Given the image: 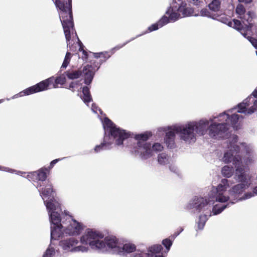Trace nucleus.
<instances>
[{"label":"nucleus","mask_w":257,"mask_h":257,"mask_svg":"<svg viewBox=\"0 0 257 257\" xmlns=\"http://www.w3.org/2000/svg\"><path fill=\"white\" fill-rule=\"evenodd\" d=\"M46 208L48 211L50 221L51 223V241L52 240H57L59 238L64 236L65 223H60L61 219L60 212L62 209L60 205L57 202H48L46 204Z\"/></svg>","instance_id":"nucleus-6"},{"label":"nucleus","mask_w":257,"mask_h":257,"mask_svg":"<svg viewBox=\"0 0 257 257\" xmlns=\"http://www.w3.org/2000/svg\"><path fill=\"white\" fill-rule=\"evenodd\" d=\"M40 194L44 200L45 206L48 202L54 203L57 202L60 205L59 201L55 198L54 192L53 191L52 184L50 183L47 184L44 188L39 189ZM61 206V205H60Z\"/></svg>","instance_id":"nucleus-15"},{"label":"nucleus","mask_w":257,"mask_h":257,"mask_svg":"<svg viewBox=\"0 0 257 257\" xmlns=\"http://www.w3.org/2000/svg\"><path fill=\"white\" fill-rule=\"evenodd\" d=\"M60 245L66 252H87L88 248L87 246L81 245L80 240L74 237L61 240Z\"/></svg>","instance_id":"nucleus-12"},{"label":"nucleus","mask_w":257,"mask_h":257,"mask_svg":"<svg viewBox=\"0 0 257 257\" xmlns=\"http://www.w3.org/2000/svg\"><path fill=\"white\" fill-rule=\"evenodd\" d=\"M121 48V46L119 47V48H117V49H119V48Z\"/></svg>","instance_id":"nucleus-45"},{"label":"nucleus","mask_w":257,"mask_h":257,"mask_svg":"<svg viewBox=\"0 0 257 257\" xmlns=\"http://www.w3.org/2000/svg\"><path fill=\"white\" fill-rule=\"evenodd\" d=\"M82 93L83 96L81 98L84 103H88L91 101L92 98L90 93L89 88L88 87L86 86L83 87Z\"/></svg>","instance_id":"nucleus-22"},{"label":"nucleus","mask_w":257,"mask_h":257,"mask_svg":"<svg viewBox=\"0 0 257 257\" xmlns=\"http://www.w3.org/2000/svg\"><path fill=\"white\" fill-rule=\"evenodd\" d=\"M80 86V83L78 81H75L70 83L69 88L71 89L72 91H75L76 90H78Z\"/></svg>","instance_id":"nucleus-33"},{"label":"nucleus","mask_w":257,"mask_h":257,"mask_svg":"<svg viewBox=\"0 0 257 257\" xmlns=\"http://www.w3.org/2000/svg\"><path fill=\"white\" fill-rule=\"evenodd\" d=\"M240 3H244L245 4H249L250 3L252 0H238Z\"/></svg>","instance_id":"nucleus-41"},{"label":"nucleus","mask_w":257,"mask_h":257,"mask_svg":"<svg viewBox=\"0 0 257 257\" xmlns=\"http://www.w3.org/2000/svg\"><path fill=\"white\" fill-rule=\"evenodd\" d=\"M36 92H38L36 87H35V85H33L31 87H30L26 89L24 91L20 92L19 93L15 95L13 97V98H17L18 97H21V96H23L25 95H30L31 94H33L34 93H36Z\"/></svg>","instance_id":"nucleus-18"},{"label":"nucleus","mask_w":257,"mask_h":257,"mask_svg":"<svg viewBox=\"0 0 257 257\" xmlns=\"http://www.w3.org/2000/svg\"><path fill=\"white\" fill-rule=\"evenodd\" d=\"M94 57L98 58H103L104 61L110 57V55L106 52L93 53Z\"/></svg>","instance_id":"nucleus-32"},{"label":"nucleus","mask_w":257,"mask_h":257,"mask_svg":"<svg viewBox=\"0 0 257 257\" xmlns=\"http://www.w3.org/2000/svg\"><path fill=\"white\" fill-rule=\"evenodd\" d=\"M191 2L195 5H200L201 4H203V0H191Z\"/></svg>","instance_id":"nucleus-39"},{"label":"nucleus","mask_w":257,"mask_h":257,"mask_svg":"<svg viewBox=\"0 0 257 257\" xmlns=\"http://www.w3.org/2000/svg\"><path fill=\"white\" fill-rule=\"evenodd\" d=\"M3 99H1V100H0V103H1V102H3Z\"/></svg>","instance_id":"nucleus-43"},{"label":"nucleus","mask_w":257,"mask_h":257,"mask_svg":"<svg viewBox=\"0 0 257 257\" xmlns=\"http://www.w3.org/2000/svg\"><path fill=\"white\" fill-rule=\"evenodd\" d=\"M103 248H99V251H111L113 253L120 254L122 247V242L115 236H108L104 239H102Z\"/></svg>","instance_id":"nucleus-13"},{"label":"nucleus","mask_w":257,"mask_h":257,"mask_svg":"<svg viewBox=\"0 0 257 257\" xmlns=\"http://www.w3.org/2000/svg\"><path fill=\"white\" fill-rule=\"evenodd\" d=\"M235 108L228 109L216 116H213L207 119L188 121L184 124H175L170 126L158 128L159 133L165 132L164 143L168 147L173 148L175 146L176 135L182 142L187 144L195 143L197 135L203 136L208 133L211 137H223V135L231 125L235 127L237 122L242 117L234 113Z\"/></svg>","instance_id":"nucleus-2"},{"label":"nucleus","mask_w":257,"mask_h":257,"mask_svg":"<svg viewBox=\"0 0 257 257\" xmlns=\"http://www.w3.org/2000/svg\"><path fill=\"white\" fill-rule=\"evenodd\" d=\"M237 112L251 114L257 110V87L252 94L238 104Z\"/></svg>","instance_id":"nucleus-11"},{"label":"nucleus","mask_w":257,"mask_h":257,"mask_svg":"<svg viewBox=\"0 0 257 257\" xmlns=\"http://www.w3.org/2000/svg\"><path fill=\"white\" fill-rule=\"evenodd\" d=\"M207 219L208 218L206 215H201L199 216V220L197 222L198 229H203Z\"/></svg>","instance_id":"nucleus-26"},{"label":"nucleus","mask_w":257,"mask_h":257,"mask_svg":"<svg viewBox=\"0 0 257 257\" xmlns=\"http://www.w3.org/2000/svg\"><path fill=\"white\" fill-rule=\"evenodd\" d=\"M253 16L254 14L252 12L250 11L246 12L240 18L242 20V24L237 20L233 19L232 21H229L227 19L223 17L220 18V20L222 23L240 31V33L244 37H246L252 46L257 49V40L250 36H246L248 34H250L251 29L253 27V24L251 23V22Z\"/></svg>","instance_id":"nucleus-7"},{"label":"nucleus","mask_w":257,"mask_h":257,"mask_svg":"<svg viewBox=\"0 0 257 257\" xmlns=\"http://www.w3.org/2000/svg\"><path fill=\"white\" fill-rule=\"evenodd\" d=\"M151 136L150 133L138 135L136 139L138 141L137 147L135 149L134 153L140 156L143 159H147L153 155V152H160L163 150V147L160 143H155L152 146L146 141Z\"/></svg>","instance_id":"nucleus-8"},{"label":"nucleus","mask_w":257,"mask_h":257,"mask_svg":"<svg viewBox=\"0 0 257 257\" xmlns=\"http://www.w3.org/2000/svg\"><path fill=\"white\" fill-rule=\"evenodd\" d=\"M48 170L47 168H42L37 171L29 173L26 177L29 180H32L34 182H36L37 184L35 186L38 189L42 186L41 182L44 181L47 178V174Z\"/></svg>","instance_id":"nucleus-14"},{"label":"nucleus","mask_w":257,"mask_h":257,"mask_svg":"<svg viewBox=\"0 0 257 257\" xmlns=\"http://www.w3.org/2000/svg\"><path fill=\"white\" fill-rule=\"evenodd\" d=\"M169 168H170V170L174 172V173H177L178 172V169L176 167V166H175L174 165L171 164V165L169 166Z\"/></svg>","instance_id":"nucleus-38"},{"label":"nucleus","mask_w":257,"mask_h":257,"mask_svg":"<svg viewBox=\"0 0 257 257\" xmlns=\"http://www.w3.org/2000/svg\"><path fill=\"white\" fill-rule=\"evenodd\" d=\"M71 57V54L70 52H67L63 63L62 65L61 68L65 69L68 65Z\"/></svg>","instance_id":"nucleus-31"},{"label":"nucleus","mask_w":257,"mask_h":257,"mask_svg":"<svg viewBox=\"0 0 257 257\" xmlns=\"http://www.w3.org/2000/svg\"><path fill=\"white\" fill-rule=\"evenodd\" d=\"M98 69L97 66H92L87 65L84 66L82 70L68 71L66 72V75L70 79H77L80 76L84 77V82L86 84L89 85L91 83L94 73Z\"/></svg>","instance_id":"nucleus-10"},{"label":"nucleus","mask_w":257,"mask_h":257,"mask_svg":"<svg viewBox=\"0 0 257 257\" xmlns=\"http://www.w3.org/2000/svg\"><path fill=\"white\" fill-rule=\"evenodd\" d=\"M121 249L122 251L120 254H123L125 253H131L135 251L136 250V246L132 243L129 242L123 244L122 242V247Z\"/></svg>","instance_id":"nucleus-19"},{"label":"nucleus","mask_w":257,"mask_h":257,"mask_svg":"<svg viewBox=\"0 0 257 257\" xmlns=\"http://www.w3.org/2000/svg\"><path fill=\"white\" fill-rule=\"evenodd\" d=\"M158 162L161 165H165L170 164L172 159L166 153H162L158 155Z\"/></svg>","instance_id":"nucleus-20"},{"label":"nucleus","mask_w":257,"mask_h":257,"mask_svg":"<svg viewBox=\"0 0 257 257\" xmlns=\"http://www.w3.org/2000/svg\"><path fill=\"white\" fill-rule=\"evenodd\" d=\"M255 195H257V186L254 187L252 192H247L245 193L241 198L238 199V200H244L250 198L254 196Z\"/></svg>","instance_id":"nucleus-28"},{"label":"nucleus","mask_w":257,"mask_h":257,"mask_svg":"<svg viewBox=\"0 0 257 257\" xmlns=\"http://www.w3.org/2000/svg\"><path fill=\"white\" fill-rule=\"evenodd\" d=\"M0 170L4 171H6V172H10L12 173H16V174H17L18 175H23V174H25V173L17 171L15 170H13V169H10L9 168L2 167V166H0Z\"/></svg>","instance_id":"nucleus-34"},{"label":"nucleus","mask_w":257,"mask_h":257,"mask_svg":"<svg viewBox=\"0 0 257 257\" xmlns=\"http://www.w3.org/2000/svg\"><path fill=\"white\" fill-rule=\"evenodd\" d=\"M61 160V159H57L53 160L50 163V168H52L55 164H56L58 161H59Z\"/></svg>","instance_id":"nucleus-40"},{"label":"nucleus","mask_w":257,"mask_h":257,"mask_svg":"<svg viewBox=\"0 0 257 257\" xmlns=\"http://www.w3.org/2000/svg\"><path fill=\"white\" fill-rule=\"evenodd\" d=\"M121 48V46L119 47V48H117V49H119V48Z\"/></svg>","instance_id":"nucleus-44"},{"label":"nucleus","mask_w":257,"mask_h":257,"mask_svg":"<svg viewBox=\"0 0 257 257\" xmlns=\"http://www.w3.org/2000/svg\"><path fill=\"white\" fill-rule=\"evenodd\" d=\"M227 150L221 160L224 163L232 162L235 166V178L239 184L231 187L232 181L222 179L217 186L212 187L207 197H194L187 204L188 210L207 211L209 216L220 213L229 204L239 201L240 195L251 184L250 177L245 173L246 166L255 158L253 147L246 143H237V136L231 135L227 141Z\"/></svg>","instance_id":"nucleus-1"},{"label":"nucleus","mask_w":257,"mask_h":257,"mask_svg":"<svg viewBox=\"0 0 257 257\" xmlns=\"http://www.w3.org/2000/svg\"><path fill=\"white\" fill-rule=\"evenodd\" d=\"M91 109L92 111L95 113H98V111L100 112V113H101L102 112L101 110L98 108V107L95 104L93 103L92 104Z\"/></svg>","instance_id":"nucleus-37"},{"label":"nucleus","mask_w":257,"mask_h":257,"mask_svg":"<svg viewBox=\"0 0 257 257\" xmlns=\"http://www.w3.org/2000/svg\"><path fill=\"white\" fill-rule=\"evenodd\" d=\"M236 14L238 15V17L240 18L246 12L244 7L240 4H238L236 8Z\"/></svg>","instance_id":"nucleus-30"},{"label":"nucleus","mask_w":257,"mask_h":257,"mask_svg":"<svg viewBox=\"0 0 257 257\" xmlns=\"http://www.w3.org/2000/svg\"><path fill=\"white\" fill-rule=\"evenodd\" d=\"M183 230V228L182 227H180V230H179V231L177 232H176L175 234H174V238L176 236H178L179 233L180 232H181Z\"/></svg>","instance_id":"nucleus-42"},{"label":"nucleus","mask_w":257,"mask_h":257,"mask_svg":"<svg viewBox=\"0 0 257 257\" xmlns=\"http://www.w3.org/2000/svg\"><path fill=\"white\" fill-rule=\"evenodd\" d=\"M193 10L187 7L185 0H172L170 7L166 12L169 17L164 16L156 23L148 28V31L152 32L158 30L169 22H174L179 19L193 15Z\"/></svg>","instance_id":"nucleus-5"},{"label":"nucleus","mask_w":257,"mask_h":257,"mask_svg":"<svg viewBox=\"0 0 257 257\" xmlns=\"http://www.w3.org/2000/svg\"><path fill=\"white\" fill-rule=\"evenodd\" d=\"M162 249V246L160 244H155L150 246L147 250L146 253H150V254H155L159 253Z\"/></svg>","instance_id":"nucleus-24"},{"label":"nucleus","mask_w":257,"mask_h":257,"mask_svg":"<svg viewBox=\"0 0 257 257\" xmlns=\"http://www.w3.org/2000/svg\"><path fill=\"white\" fill-rule=\"evenodd\" d=\"M162 243L166 247L168 252L172 244V241L170 239L166 238L162 241Z\"/></svg>","instance_id":"nucleus-35"},{"label":"nucleus","mask_w":257,"mask_h":257,"mask_svg":"<svg viewBox=\"0 0 257 257\" xmlns=\"http://www.w3.org/2000/svg\"><path fill=\"white\" fill-rule=\"evenodd\" d=\"M221 174L225 177L229 178L231 177L234 173L233 167L225 165L221 169Z\"/></svg>","instance_id":"nucleus-21"},{"label":"nucleus","mask_w":257,"mask_h":257,"mask_svg":"<svg viewBox=\"0 0 257 257\" xmlns=\"http://www.w3.org/2000/svg\"><path fill=\"white\" fill-rule=\"evenodd\" d=\"M134 257H163L162 255L150 254V253H146L140 250L136 251Z\"/></svg>","instance_id":"nucleus-25"},{"label":"nucleus","mask_w":257,"mask_h":257,"mask_svg":"<svg viewBox=\"0 0 257 257\" xmlns=\"http://www.w3.org/2000/svg\"><path fill=\"white\" fill-rule=\"evenodd\" d=\"M53 79L50 78L35 85L37 92H38L47 90L50 84L53 82Z\"/></svg>","instance_id":"nucleus-17"},{"label":"nucleus","mask_w":257,"mask_h":257,"mask_svg":"<svg viewBox=\"0 0 257 257\" xmlns=\"http://www.w3.org/2000/svg\"><path fill=\"white\" fill-rule=\"evenodd\" d=\"M102 122L104 130L103 142L95 147L94 151L96 153L110 149L113 144L118 146L121 145L123 141L130 136L128 133L117 127L108 118L105 117Z\"/></svg>","instance_id":"nucleus-4"},{"label":"nucleus","mask_w":257,"mask_h":257,"mask_svg":"<svg viewBox=\"0 0 257 257\" xmlns=\"http://www.w3.org/2000/svg\"><path fill=\"white\" fill-rule=\"evenodd\" d=\"M199 15L201 16H203V17H212L211 15H210V12L206 9H202L200 11V14L194 15V16H197Z\"/></svg>","instance_id":"nucleus-36"},{"label":"nucleus","mask_w":257,"mask_h":257,"mask_svg":"<svg viewBox=\"0 0 257 257\" xmlns=\"http://www.w3.org/2000/svg\"><path fill=\"white\" fill-rule=\"evenodd\" d=\"M68 224L65 226L66 235H77L83 229V224L77 222L76 220L69 218Z\"/></svg>","instance_id":"nucleus-16"},{"label":"nucleus","mask_w":257,"mask_h":257,"mask_svg":"<svg viewBox=\"0 0 257 257\" xmlns=\"http://www.w3.org/2000/svg\"><path fill=\"white\" fill-rule=\"evenodd\" d=\"M121 48V46L119 47V48H117V49H119V48Z\"/></svg>","instance_id":"nucleus-46"},{"label":"nucleus","mask_w":257,"mask_h":257,"mask_svg":"<svg viewBox=\"0 0 257 257\" xmlns=\"http://www.w3.org/2000/svg\"><path fill=\"white\" fill-rule=\"evenodd\" d=\"M66 82V77L64 74H62L57 77L55 80V83L53 84L54 88L58 87V84L62 85Z\"/></svg>","instance_id":"nucleus-29"},{"label":"nucleus","mask_w":257,"mask_h":257,"mask_svg":"<svg viewBox=\"0 0 257 257\" xmlns=\"http://www.w3.org/2000/svg\"><path fill=\"white\" fill-rule=\"evenodd\" d=\"M221 0H213L212 2L209 4L210 10L216 12L219 10L220 7Z\"/></svg>","instance_id":"nucleus-27"},{"label":"nucleus","mask_w":257,"mask_h":257,"mask_svg":"<svg viewBox=\"0 0 257 257\" xmlns=\"http://www.w3.org/2000/svg\"><path fill=\"white\" fill-rule=\"evenodd\" d=\"M103 235L100 232L92 229L87 228L85 230L80 238L81 245L87 246L88 251L90 247L99 250V248H103L102 239Z\"/></svg>","instance_id":"nucleus-9"},{"label":"nucleus","mask_w":257,"mask_h":257,"mask_svg":"<svg viewBox=\"0 0 257 257\" xmlns=\"http://www.w3.org/2000/svg\"><path fill=\"white\" fill-rule=\"evenodd\" d=\"M43 257H56L55 248L53 242H51Z\"/></svg>","instance_id":"nucleus-23"},{"label":"nucleus","mask_w":257,"mask_h":257,"mask_svg":"<svg viewBox=\"0 0 257 257\" xmlns=\"http://www.w3.org/2000/svg\"><path fill=\"white\" fill-rule=\"evenodd\" d=\"M52 1L58 9L67 41V47L69 50L72 52L78 50L82 53V58L87 59V53L83 50L82 44L80 41L74 29L72 14V0Z\"/></svg>","instance_id":"nucleus-3"}]
</instances>
